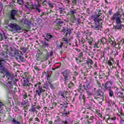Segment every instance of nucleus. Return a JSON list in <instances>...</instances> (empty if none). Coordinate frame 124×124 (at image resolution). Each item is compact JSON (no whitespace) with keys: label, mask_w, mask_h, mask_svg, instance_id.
I'll return each mask as SVG.
<instances>
[{"label":"nucleus","mask_w":124,"mask_h":124,"mask_svg":"<svg viewBox=\"0 0 124 124\" xmlns=\"http://www.w3.org/2000/svg\"><path fill=\"white\" fill-rule=\"evenodd\" d=\"M34 69L35 70H38V71H39V70H40V69H39V68H38V67L37 66H35L34 67Z\"/></svg>","instance_id":"f704fd0d"},{"label":"nucleus","mask_w":124,"mask_h":124,"mask_svg":"<svg viewBox=\"0 0 124 124\" xmlns=\"http://www.w3.org/2000/svg\"><path fill=\"white\" fill-rule=\"evenodd\" d=\"M76 61H77L78 63H80V62H82V61L80 60L76 59Z\"/></svg>","instance_id":"4c0bfd02"},{"label":"nucleus","mask_w":124,"mask_h":124,"mask_svg":"<svg viewBox=\"0 0 124 124\" xmlns=\"http://www.w3.org/2000/svg\"><path fill=\"white\" fill-rule=\"evenodd\" d=\"M97 85L98 86V87H101V85L100 84V83L98 80H97Z\"/></svg>","instance_id":"e433bc0d"},{"label":"nucleus","mask_w":124,"mask_h":124,"mask_svg":"<svg viewBox=\"0 0 124 124\" xmlns=\"http://www.w3.org/2000/svg\"><path fill=\"white\" fill-rule=\"evenodd\" d=\"M23 98L24 99H27V94H25L23 95Z\"/></svg>","instance_id":"37998d69"},{"label":"nucleus","mask_w":124,"mask_h":124,"mask_svg":"<svg viewBox=\"0 0 124 124\" xmlns=\"http://www.w3.org/2000/svg\"><path fill=\"white\" fill-rule=\"evenodd\" d=\"M3 108H5V106L2 104V102H0V113H2Z\"/></svg>","instance_id":"2eb2a0df"},{"label":"nucleus","mask_w":124,"mask_h":124,"mask_svg":"<svg viewBox=\"0 0 124 124\" xmlns=\"http://www.w3.org/2000/svg\"><path fill=\"white\" fill-rule=\"evenodd\" d=\"M2 63H4V61L0 60V67H2Z\"/></svg>","instance_id":"473e14b6"},{"label":"nucleus","mask_w":124,"mask_h":124,"mask_svg":"<svg viewBox=\"0 0 124 124\" xmlns=\"http://www.w3.org/2000/svg\"><path fill=\"white\" fill-rule=\"evenodd\" d=\"M7 75H8V76H9V74H7Z\"/></svg>","instance_id":"4d7b16f0"},{"label":"nucleus","mask_w":124,"mask_h":124,"mask_svg":"<svg viewBox=\"0 0 124 124\" xmlns=\"http://www.w3.org/2000/svg\"><path fill=\"white\" fill-rule=\"evenodd\" d=\"M24 75H25V77H27V76H28V73H25Z\"/></svg>","instance_id":"de8ad7c7"},{"label":"nucleus","mask_w":124,"mask_h":124,"mask_svg":"<svg viewBox=\"0 0 124 124\" xmlns=\"http://www.w3.org/2000/svg\"><path fill=\"white\" fill-rule=\"evenodd\" d=\"M34 120L36 122H38V123L40 122V120H39L37 118H35Z\"/></svg>","instance_id":"ea45409f"},{"label":"nucleus","mask_w":124,"mask_h":124,"mask_svg":"<svg viewBox=\"0 0 124 124\" xmlns=\"http://www.w3.org/2000/svg\"><path fill=\"white\" fill-rule=\"evenodd\" d=\"M121 115H122V116H124V114H123V113H121Z\"/></svg>","instance_id":"13d9d810"},{"label":"nucleus","mask_w":124,"mask_h":124,"mask_svg":"<svg viewBox=\"0 0 124 124\" xmlns=\"http://www.w3.org/2000/svg\"><path fill=\"white\" fill-rule=\"evenodd\" d=\"M83 47H85V50H88V47H87V46L86 45H83Z\"/></svg>","instance_id":"49530a36"},{"label":"nucleus","mask_w":124,"mask_h":124,"mask_svg":"<svg viewBox=\"0 0 124 124\" xmlns=\"http://www.w3.org/2000/svg\"><path fill=\"white\" fill-rule=\"evenodd\" d=\"M71 14H72V15L75 14V13H76V12H75V11H74V10H72V11H71Z\"/></svg>","instance_id":"58836bf2"},{"label":"nucleus","mask_w":124,"mask_h":124,"mask_svg":"<svg viewBox=\"0 0 124 124\" xmlns=\"http://www.w3.org/2000/svg\"><path fill=\"white\" fill-rule=\"evenodd\" d=\"M108 63L109 66L111 67L112 66V68L114 67V66H113V64H115L116 63V62L114 61V59L113 58H111L108 62Z\"/></svg>","instance_id":"1a4fd4ad"},{"label":"nucleus","mask_w":124,"mask_h":124,"mask_svg":"<svg viewBox=\"0 0 124 124\" xmlns=\"http://www.w3.org/2000/svg\"><path fill=\"white\" fill-rule=\"evenodd\" d=\"M62 41H64L65 44H68L69 41H70V40H68L66 38H63L62 39Z\"/></svg>","instance_id":"6ab92c4d"},{"label":"nucleus","mask_w":124,"mask_h":124,"mask_svg":"<svg viewBox=\"0 0 124 124\" xmlns=\"http://www.w3.org/2000/svg\"><path fill=\"white\" fill-rule=\"evenodd\" d=\"M61 96H62V98H65V97L64 96H63V94H61Z\"/></svg>","instance_id":"09e8293b"},{"label":"nucleus","mask_w":124,"mask_h":124,"mask_svg":"<svg viewBox=\"0 0 124 124\" xmlns=\"http://www.w3.org/2000/svg\"><path fill=\"white\" fill-rule=\"evenodd\" d=\"M74 86V84L73 83H70L68 84V88H69L70 89H71V88H73Z\"/></svg>","instance_id":"393cba45"},{"label":"nucleus","mask_w":124,"mask_h":124,"mask_svg":"<svg viewBox=\"0 0 124 124\" xmlns=\"http://www.w3.org/2000/svg\"><path fill=\"white\" fill-rule=\"evenodd\" d=\"M117 96H118V97H120L121 98L124 97V93L123 92H118L117 93Z\"/></svg>","instance_id":"a211bd4d"},{"label":"nucleus","mask_w":124,"mask_h":124,"mask_svg":"<svg viewBox=\"0 0 124 124\" xmlns=\"http://www.w3.org/2000/svg\"><path fill=\"white\" fill-rule=\"evenodd\" d=\"M121 124H124V120H121L120 122Z\"/></svg>","instance_id":"a18cd8bd"},{"label":"nucleus","mask_w":124,"mask_h":124,"mask_svg":"<svg viewBox=\"0 0 124 124\" xmlns=\"http://www.w3.org/2000/svg\"><path fill=\"white\" fill-rule=\"evenodd\" d=\"M63 76L65 81H67V80H69V79H70V72L68 70L64 71L63 72Z\"/></svg>","instance_id":"423d86ee"},{"label":"nucleus","mask_w":124,"mask_h":124,"mask_svg":"<svg viewBox=\"0 0 124 124\" xmlns=\"http://www.w3.org/2000/svg\"><path fill=\"white\" fill-rule=\"evenodd\" d=\"M69 45H70V43L69 44Z\"/></svg>","instance_id":"bf43d9fd"},{"label":"nucleus","mask_w":124,"mask_h":124,"mask_svg":"<svg viewBox=\"0 0 124 124\" xmlns=\"http://www.w3.org/2000/svg\"><path fill=\"white\" fill-rule=\"evenodd\" d=\"M93 39L92 38H90L89 39H88V42L90 46L93 45Z\"/></svg>","instance_id":"aec40b11"},{"label":"nucleus","mask_w":124,"mask_h":124,"mask_svg":"<svg viewBox=\"0 0 124 124\" xmlns=\"http://www.w3.org/2000/svg\"><path fill=\"white\" fill-rule=\"evenodd\" d=\"M83 52H81L79 53L78 57L79 58H81V57H83Z\"/></svg>","instance_id":"72a5a7b5"},{"label":"nucleus","mask_w":124,"mask_h":124,"mask_svg":"<svg viewBox=\"0 0 124 124\" xmlns=\"http://www.w3.org/2000/svg\"><path fill=\"white\" fill-rule=\"evenodd\" d=\"M113 29H114V30L115 31L118 30H122V24H117L116 25V26H113Z\"/></svg>","instance_id":"ddd939ff"},{"label":"nucleus","mask_w":124,"mask_h":124,"mask_svg":"<svg viewBox=\"0 0 124 124\" xmlns=\"http://www.w3.org/2000/svg\"><path fill=\"white\" fill-rule=\"evenodd\" d=\"M86 87L88 89V90H90L91 89V84L90 83H86Z\"/></svg>","instance_id":"a878e982"},{"label":"nucleus","mask_w":124,"mask_h":124,"mask_svg":"<svg viewBox=\"0 0 124 124\" xmlns=\"http://www.w3.org/2000/svg\"><path fill=\"white\" fill-rule=\"evenodd\" d=\"M46 37L48 39H52V37H53V36L50 33H48L46 34Z\"/></svg>","instance_id":"b1692460"},{"label":"nucleus","mask_w":124,"mask_h":124,"mask_svg":"<svg viewBox=\"0 0 124 124\" xmlns=\"http://www.w3.org/2000/svg\"><path fill=\"white\" fill-rule=\"evenodd\" d=\"M62 45H63V44H62V43H61L60 46H58L59 48H62Z\"/></svg>","instance_id":"a19ab883"},{"label":"nucleus","mask_w":124,"mask_h":124,"mask_svg":"<svg viewBox=\"0 0 124 124\" xmlns=\"http://www.w3.org/2000/svg\"><path fill=\"white\" fill-rule=\"evenodd\" d=\"M17 1L18 4H24V0H17Z\"/></svg>","instance_id":"4be33fe9"},{"label":"nucleus","mask_w":124,"mask_h":124,"mask_svg":"<svg viewBox=\"0 0 124 124\" xmlns=\"http://www.w3.org/2000/svg\"><path fill=\"white\" fill-rule=\"evenodd\" d=\"M33 106H35V105L31 107V108L30 110V111H31V112H35V111H36L35 108H34Z\"/></svg>","instance_id":"5701e85b"},{"label":"nucleus","mask_w":124,"mask_h":124,"mask_svg":"<svg viewBox=\"0 0 124 124\" xmlns=\"http://www.w3.org/2000/svg\"><path fill=\"white\" fill-rule=\"evenodd\" d=\"M76 51H77V52H80L81 50H80V49H76Z\"/></svg>","instance_id":"8fccbe9b"},{"label":"nucleus","mask_w":124,"mask_h":124,"mask_svg":"<svg viewBox=\"0 0 124 124\" xmlns=\"http://www.w3.org/2000/svg\"><path fill=\"white\" fill-rule=\"evenodd\" d=\"M111 12H112L111 11H109V13H110V14H111Z\"/></svg>","instance_id":"6e6d98bb"},{"label":"nucleus","mask_w":124,"mask_h":124,"mask_svg":"<svg viewBox=\"0 0 124 124\" xmlns=\"http://www.w3.org/2000/svg\"><path fill=\"white\" fill-rule=\"evenodd\" d=\"M62 123H63V124H67L66 123V122H63Z\"/></svg>","instance_id":"5fc2aeb1"},{"label":"nucleus","mask_w":124,"mask_h":124,"mask_svg":"<svg viewBox=\"0 0 124 124\" xmlns=\"http://www.w3.org/2000/svg\"><path fill=\"white\" fill-rule=\"evenodd\" d=\"M40 85L41 83L40 82H39L34 84V88L36 89V92L39 96H40V95H41V93H44V92H45V90L43 89V88L45 89V87L43 86L42 87L41 86H40Z\"/></svg>","instance_id":"f03ea898"},{"label":"nucleus","mask_w":124,"mask_h":124,"mask_svg":"<svg viewBox=\"0 0 124 124\" xmlns=\"http://www.w3.org/2000/svg\"><path fill=\"white\" fill-rule=\"evenodd\" d=\"M107 122L108 124H114V123H115V119H114L112 118H110L108 120Z\"/></svg>","instance_id":"f3484780"},{"label":"nucleus","mask_w":124,"mask_h":124,"mask_svg":"<svg viewBox=\"0 0 124 124\" xmlns=\"http://www.w3.org/2000/svg\"><path fill=\"white\" fill-rule=\"evenodd\" d=\"M48 41L49 40L46 39V38H45L44 42L43 43V45L45 46V47H48L49 46V44H48Z\"/></svg>","instance_id":"4468645a"},{"label":"nucleus","mask_w":124,"mask_h":124,"mask_svg":"<svg viewBox=\"0 0 124 124\" xmlns=\"http://www.w3.org/2000/svg\"><path fill=\"white\" fill-rule=\"evenodd\" d=\"M116 24L117 25H122V20L120 17H117L116 19Z\"/></svg>","instance_id":"dca6fc26"},{"label":"nucleus","mask_w":124,"mask_h":124,"mask_svg":"<svg viewBox=\"0 0 124 124\" xmlns=\"http://www.w3.org/2000/svg\"><path fill=\"white\" fill-rule=\"evenodd\" d=\"M16 15H17V11L15 10L12 11L10 16V19H12V20H16V18H15V16H16Z\"/></svg>","instance_id":"0eeeda50"},{"label":"nucleus","mask_w":124,"mask_h":124,"mask_svg":"<svg viewBox=\"0 0 124 124\" xmlns=\"http://www.w3.org/2000/svg\"><path fill=\"white\" fill-rule=\"evenodd\" d=\"M118 17H120V16H118L117 15V14H114V15H113V17H112V20L116 19L117 18H118Z\"/></svg>","instance_id":"c85d7f7f"},{"label":"nucleus","mask_w":124,"mask_h":124,"mask_svg":"<svg viewBox=\"0 0 124 124\" xmlns=\"http://www.w3.org/2000/svg\"><path fill=\"white\" fill-rule=\"evenodd\" d=\"M48 6L50 8H53L54 7V4L49 2Z\"/></svg>","instance_id":"cd10ccee"},{"label":"nucleus","mask_w":124,"mask_h":124,"mask_svg":"<svg viewBox=\"0 0 124 124\" xmlns=\"http://www.w3.org/2000/svg\"><path fill=\"white\" fill-rule=\"evenodd\" d=\"M48 3L49 2H48V1H47V0H45L43 2V5H48Z\"/></svg>","instance_id":"bb28decb"},{"label":"nucleus","mask_w":124,"mask_h":124,"mask_svg":"<svg viewBox=\"0 0 124 124\" xmlns=\"http://www.w3.org/2000/svg\"><path fill=\"white\" fill-rule=\"evenodd\" d=\"M87 64L89 67V68H92L93 67V60L92 59H89L87 61Z\"/></svg>","instance_id":"f8f14e48"},{"label":"nucleus","mask_w":124,"mask_h":124,"mask_svg":"<svg viewBox=\"0 0 124 124\" xmlns=\"http://www.w3.org/2000/svg\"><path fill=\"white\" fill-rule=\"evenodd\" d=\"M67 32L66 33V35H67V34H68L70 35V33H71V31H70V29H67Z\"/></svg>","instance_id":"7c9ffc66"},{"label":"nucleus","mask_w":124,"mask_h":124,"mask_svg":"<svg viewBox=\"0 0 124 124\" xmlns=\"http://www.w3.org/2000/svg\"><path fill=\"white\" fill-rule=\"evenodd\" d=\"M96 74H97V73L96 72H95L94 73V75H96Z\"/></svg>","instance_id":"864d4df0"},{"label":"nucleus","mask_w":124,"mask_h":124,"mask_svg":"<svg viewBox=\"0 0 124 124\" xmlns=\"http://www.w3.org/2000/svg\"><path fill=\"white\" fill-rule=\"evenodd\" d=\"M86 93L88 95H92V94H93V93L91 91H87Z\"/></svg>","instance_id":"2f4dec72"},{"label":"nucleus","mask_w":124,"mask_h":124,"mask_svg":"<svg viewBox=\"0 0 124 124\" xmlns=\"http://www.w3.org/2000/svg\"><path fill=\"white\" fill-rule=\"evenodd\" d=\"M72 2H73V4H76V3H77V2L76 1V0H73L72 1Z\"/></svg>","instance_id":"79ce46f5"},{"label":"nucleus","mask_w":124,"mask_h":124,"mask_svg":"<svg viewBox=\"0 0 124 124\" xmlns=\"http://www.w3.org/2000/svg\"><path fill=\"white\" fill-rule=\"evenodd\" d=\"M27 5H25V7H27V8H36L37 9V11L40 12L41 10H40V9L39 8V7L40 6V4H38V6H36V5H33L32 3H30L28 2L27 3Z\"/></svg>","instance_id":"39448f33"},{"label":"nucleus","mask_w":124,"mask_h":124,"mask_svg":"<svg viewBox=\"0 0 124 124\" xmlns=\"http://www.w3.org/2000/svg\"><path fill=\"white\" fill-rule=\"evenodd\" d=\"M104 40H105V39L104 38H102L101 40V43H104Z\"/></svg>","instance_id":"c03bdc74"},{"label":"nucleus","mask_w":124,"mask_h":124,"mask_svg":"<svg viewBox=\"0 0 124 124\" xmlns=\"http://www.w3.org/2000/svg\"><path fill=\"white\" fill-rule=\"evenodd\" d=\"M1 40V39H0V41Z\"/></svg>","instance_id":"052dcab7"},{"label":"nucleus","mask_w":124,"mask_h":124,"mask_svg":"<svg viewBox=\"0 0 124 124\" xmlns=\"http://www.w3.org/2000/svg\"><path fill=\"white\" fill-rule=\"evenodd\" d=\"M24 84L23 86H28V87H30L31 86V83H29V78H26L24 79Z\"/></svg>","instance_id":"9d476101"},{"label":"nucleus","mask_w":124,"mask_h":124,"mask_svg":"<svg viewBox=\"0 0 124 124\" xmlns=\"http://www.w3.org/2000/svg\"><path fill=\"white\" fill-rule=\"evenodd\" d=\"M8 28L11 31H21L22 29L17 24L10 23L8 25Z\"/></svg>","instance_id":"7ed1b4c3"},{"label":"nucleus","mask_w":124,"mask_h":124,"mask_svg":"<svg viewBox=\"0 0 124 124\" xmlns=\"http://www.w3.org/2000/svg\"><path fill=\"white\" fill-rule=\"evenodd\" d=\"M109 42H110V44H113V41H112V40L109 41Z\"/></svg>","instance_id":"3c124183"},{"label":"nucleus","mask_w":124,"mask_h":124,"mask_svg":"<svg viewBox=\"0 0 124 124\" xmlns=\"http://www.w3.org/2000/svg\"><path fill=\"white\" fill-rule=\"evenodd\" d=\"M98 45V43H95L94 46V48H99Z\"/></svg>","instance_id":"c9c22d12"},{"label":"nucleus","mask_w":124,"mask_h":124,"mask_svg":"<svg viewBox=\"0 0 124 124\" xmlns=\"http://www.w3.org/2000/svg\"><path fill=\"white\" fill-rule=\"evenodd\" d=\"M111 87H112V82L111 81H108L105 85L106 90L108 91L111 90Z\"/></svg>","instance_id":"6e6552de"},{"label":"nucleus","mask_w":124,"mask_h":124,"mask_svg":"<svg viewBox=\"0 0 124 124\" xmlns=\"http://www.w3.org/2000/svg\"><path fill=\"white\" fill-rule=\"evenodd\" d=\"M48 124H53V123L52 122V121H49Z\"/></svg>","instance_id":"603ef678"},{"label":"nucleus","mask_w":124,"mask_h":124,"mask_svg":"<svg viewBox=\"0 0 124 124\" xmlns=\"http://www.w3.org/2000/svg\"><path fill=\"white\" fill-rule=\"evenodd\" d=\"M11 122H12V123H13V124H21V123H20V122L18 121V119H16V118H11L10 119Z\"/></svg>","instance_id":"9b49d317"},{"label":"nucleus","mask_w":124,"mask_h":124,"mask_svg":"<svg viewBox=\"0 0 124 124\" xmlns=\"http://www.w3.org/2000/svg\"><path fill=\"white\" fill-rule=\"evenodd\" d=\"M108 91H109V96H110V97H112V96H113L114 95V92L111 89H110Z\"/></svg>","instance_id":"412c9836"},{"label":"nucleus","mask_w":124,"mask_h":124,"mask_svg":"<svg viewBox=\"0 0 124 124\" xmlns=\"http://www.w3.org/2000/svg\"><path fill=\"white\" fill-rule=\"evenodd\" d=\"M23 102L21 103V105H23V106H25L26 105V103H27V101L25 100H23Z\"/></svg>","instance_id":"c756f323"},{"label":"nucleus","mask_w":124,"mask_h":124,"mask_svg":"<svg viewBox=\"0 0 124 124\" xmlns=\"http://www.w3.org/2000/svg\"><path fill=\"white\" fill-rule=\"evenodd\" d=\"M14 57H16V60H20V61H24V58L23 57V53L22 52L19 50H16L14 52Z\"/></svg>","instance_id":"20e7f679"},{"label":"nucleus","mask_w":124,"mask_h":124,"mask_svg":"<svg viewBox=\"0 0 124 124\" xmlns=\"http://www.w3.org/2000/svg\"><path fill=\"white\" fill-rule=\"evenodd\" d=\"M101 17H102V15H94L92 16V18L94 20L95 23L94 26H92V28L97 31H101V26L99 25V22L102 21V19L100 18Z\"/></svg>","instance_id":"f257e3e1"}]
</instances>
